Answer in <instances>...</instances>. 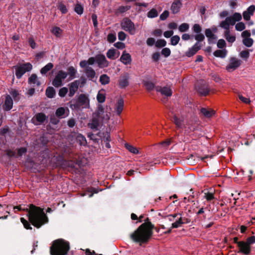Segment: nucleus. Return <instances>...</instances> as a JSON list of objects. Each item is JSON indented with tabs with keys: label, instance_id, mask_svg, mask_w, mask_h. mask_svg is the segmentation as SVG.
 <instances>
[{
	"label": "nucleus",
	"instance_id": "nucleus-1",
	"mask_svg": "<svg viewBox=\"0 0 255 255\" xmlns=\"http://www.w3.org/2000/svg\"><path fill=\"white\" fill-rule=\"evenodd\" d=\"M27 216L29 221L24 218H20L21 222L27 230L32 229L29 222L35 227L39 228L48 222V217L44 213L43 209L33 204L29 205Z\"/></svg>",
	"mask_w": 255,
	"mask_h": 255
},
{
	"label": "nucleus",
	"instance_id": "nucleus-2",
	"mask_svg": "<svg viewBox=\"0 0 255 255\" xmlns=\"http://www.w3.org/2000/svg\"><path fill=\"white\" fill-rule=\"evenodd\" d=\"M154 228V225L150 221L148 217L144 220L142 223L138 228L130 235V238L132 240L138 243L140 245L147 243L151 238Z\"/></svg>",
	"mask_w": 255,
	"mask_h": 255
},
{
	"label": "nucleus",
	"instance_id": "nucleus-3",
	"mask_svg": "<svg viewBox=\"0 0 255 255\" xmlns=\"http://www.w3.org/2000/svg\"><path fill=\"white\" fill-rule=\"evenodd\" d=\"M70 249L68 242L59 239L54 241L50 247L51 255H66Z\"/></svg>",
	"mask_w": 255,
	"mask_h": 255
},
{
	"label": "nucleus",
	"instance_id": "nucleus-4",
	"mask_svg": "<svg viewBox=\"0 0 255 255\" xmlns=\"http://www.w3.org/2000/svg\"><path fill=\"white\" fill-rule=\"evenodd\" d=\"M242 16L240 13L235 12L232 15L227 17L225 20L221 21L219 26L225 31H229L230 26H234L237 21H240Z\"/></svg>",
	"mask_w": 255,
	"mask_h": 255
},
{
	"label": "nucleus",
	"instance_id": "nucleus-5",
	"mask_svg": "<svg viewBox=\"0 0 255 255\" xmlns=\"http://www.w3.org/2000/svg\"><path fill=\"white\" fill-rule=\"evenodd\" d=\"M15 70V76L17 79H20L26 72L30 71L32 69V64L29 63H25L13 67Z\"/></svg>",
	"mask_w": 255,
	"mask_h": 255
},
{
	"label": "nucleus",
	"instance_id": "nucleus-6",
	"mask_svg": "<svg viewBox=\"0 0 255 255\" xmlns=\"http://www.w3.org/2000/svg\"><path fill=\"white\" fill-rule=\"evenodd\" d=\"M81 107L86 108L90 107V100L88 97L84 94L80 95L76 103L70 105L71 108L75 109H79Z\"/></svg>",
	"mask_w": 255,
	"mask_h": 255
},
{
	"label": "nucleus",
	"instance_id": "nucleus-7",
	"mask_svg": "<svg viewBox=\"0 0 255 255\" xmlns=\"http://www.w3.org/2000/svg\"><path fill=\"white\" fill-rule=\"evenodd\" d=\"M205 210H208L209 212L215 213L218 211L217 209H215L214 207V203L211 204L210 203H206V202H204V206H196L195 208L193 209L194 212L197 215L200 216L204 215Z\"/></svg>",
	"mask_w": 255,
	"mask_h": 255
},
{
	"label": "nucleus",
	"instance_id": "nucleus-8",
	"mask_svg": "<svg viewBox=\"0 0 255 255\" xmlns=\"http://www.w3.org/2000/svg\"><path fill=\"white\" fill-rule=\"evenodd\" d=\"M122 28L128 31L130 34L133 35L135 33V28L133 22L128 18H124L121 22Z\"/></svg>",
	"mask_w": 255,
	"mask_h": 255
},
{
	"label": "nucleus",
	"instance_id": "nucleus-9",
	"mask_svg": "<svg viewBox=\"0 0 255 255\" xmlns=\"http://www.w3.org/2000/svg\"><path fill=\"white\" fill-rule=\"evenodd\" d=\"M67 73L63 70H60L53 79L52 82V85L57 88L61 86L63 81L67 77Z\"/></svg>",
	"mask_w": 255,
	"mask_h": 255
},
{
	"label": "nucleus",
	"instance_id": "nucleus-10",
	"mask_svg": "<svg viewBox=\"0 0 255 255\" xmlns=\"http://www.w3.org/2000/svg\"><path fill=\"white\" fill-rule=\"evenodd\" d=\"M101 123L98 115L95 113L92 115V119L88 124V127L93 130H97L100 127Z\"/></svg>",
	"mask_w": 255,
	"mask_h": 255
},
{
	"label": "nucleus",
	"instance_id": "nucleus-11",
	"mask_svg": "<svg viewBox=\"0 0 255 255\" xmlns=\"http://www.w3.org/2000/svg\"><path fill=\"white\" fill-rule=\"evenodd\" d=\"M238 251L237 253H241L244 255H249L251 253L252 249L245 241H240L238 243Z\"/></svg>",
	"mask_w": 255,
	"mask_h": 255
},
{
	"label": "nucleus",
	"instance_id": "nucleus-12",
	"mask_svg": "<svg viewBox=\"0 0 255 255\" xmlns=\"http://www.w3.org/2000/svg\"><path fill=\"white\" fill-rule=\"evenodd\" d=\"M217 31L216 27L212 28V29L207 28L205 31V33L206 37L208 38V41L209 44H215L217 41V37L214 34Z\"/></svg>",
	"mask_w": 255,
	"mask_h": 255
},
{
	"label": "nucleus",
	"instance_id": "nucleus-13",
	"mask_svg": "<svg viewBox=\"0 0 255 255\" xmlns=\"http://www.w3.org/2000/svg\"><path fill=\"white\" fill-rule=\"evenodd\" d=\"M98 115L101 122L107 123L110 119L111 113L110 112H105L104 108L101 105L98 107V111L96 112Z\"/></svg>",
	"mask_w": 255,
	"mask_h": 255
},
{
	"label": "nucleus",
	"instance_id": "nucleus-14",
	"mask_svg": "<svg viewBox=\"0 0 255 255\" xmlns=\"http://www.w3.org/2000/svg\"><path fill=\"white\" fill-rule=\"evenodd\" d=\"M96 62L100 68H104L108 67L109 62L103 54H97L96 55Z\"/></svg>",
	"mask_w": 255,
	"mask_h": 255
},
{
	"label": "nucleus",
	"instance_id": "nucleus-15",
	"mask_svg": "<svg viewBox=\"0 0 255 255\" xmlns=\"http://www.w3.org/2000/svg\"><path fill=\"white\" fill-rule=\"evenodd\" d=\"M129 76L128 73H124L121 75L118 80L119 87L121 89H124L128 87L129 85Z\"/></svg>",
	"mask_w": 255,
	"mask_h": 255
},
{
	"label": "nucleus",
	"instance_id": "nucleus-16",
	"mask_svg": "<svg viewBox=\"0 0 255 255\" xmlns=\"http://www.w3.org/2000/svg\"><path fill=\"white\" fill-rule=\"evenodd\" d=\"M241 61L236 58H231L229 64L226 66V70L229 71H233L238 68L241 64Z\"/></svg>",
	"mask_w": 255,
	"mask_h": 255
},
{
	"label": "nucleus",
	"instance_id": "nucleus-17",
	"mask_svg": "<svg viewBox=\"0 0 255 255\" xmlns=\"http://www.w3.org/2000/svg\"><path fill=\"white\" fill-rule=\"evenodd\" d=\"M47 117L44 113L36 114L32 119V122L35 125H39L43 123L46 120Z\"/></svg>",
	"mask_w": 255,
	"mask_h": 255
},
{
	"label": "nucleus",
	"instance_id": "nucleus-18",
	"mask_svg": "<svg viewBox=\"0 0 255 255\" xmlns=\"http://www.w3.org/2000/svg\"><path fill=\"white\" fill-rule=\"evenodd\" d=\"M202 47V44L200 43L196 42L192 47L186 52L185 55L190 57L194 55Z\"/></svg>",
	"mask_w": 255,
	"mask_h": 255
},
{
	"label": "nucleus",
	"instance_id": "nucleus-19",
	"mask_svg": "<svg viewBox=\"0 0 255 255\" xmlns=\"http://www.w3.org/2000/svg\"><path fill=\"white\" fill-rule=\"evenodd\" d=\"M182 6L181 0H174L171 4L170 10L173 14L178 13Z\"/></svg>",
	"mask_w": 255,
	"mask_h": 255
},
{
	"label": "nucleus",
	"instance_id": "nucleus-20",
	"mask_svg": "<svg viewBox=\"0 0 255 255\" xmlns=\"http://www.w3.org/2000/svg\"><path fill=\"white\" fill-rule=\"evenodd\" d=\"M155 88L157 92H160L162 95L166 97H170L172 95V90L169 87L156 86Z\"/></svg>",
	"mask_w": 255,
	"mask_h": 255
},
{
	"label": "nucleus",
	"instance_id": "nucleus-21",
	"mask_svg": "<svg viewBox=\"0 0 255 255\" xmlns=\"http://www.w3.org/2000/svg\"><path fill=\"white\" fill-rule=\"evenodd\" d=\"M124 101L122 98L118 99L115 106V112L120 116L124 109Z\"/></svg>",
	"mask_w": 255,
	"mask_h": 255
},
{
	"label": "nucleus",
	"instance_id": "nucleus-22",
	"mask_svg": "<svg viewBox=\"0 0 255 255\" xmlns=\"http://www.w3.org/2000/svg\"><path fill=\"white\" fill-rule=\"evenodd\" d=\"M13 100L9 95H6L4 104L2 106L3 109L5 111H9L13 107Z\"/></svg>",
	"mask_w": 255,
	"mask_h": 255
},
{
	"label": "nucleus",
	"instance_id": "nucleus-23",
	"mask_svg": "<svg viewBox=\"0 0 255 255\" xmlns=\"http://www.w3.org/2000/svg\"><path fill=\"white\" fill-rule=\"evenodd\" d=\"M80 84V81L79 80H75L74 82L71 83L69 86V96L72 97L74 95L76 92L78 90V87Z\"/></svg>",
	"mask_w": 255,
	"mask_h": 255
},
{
	"label": "nucleus",
	"instance_id": "nucleus-24",
	"mask_svg": "<svg viewBox=\"0 0 255 255\" xmlns=\"http://www.w3.org/2000/svg\"><path fill=\"white\" fill-rule=\"evenodd\" d=\"M188 219L185 217H182L181 216L178 218L177 220L173 223L171 225V228H178L182 226V224L189 223Z\"/></svg>",
	"mask_w": 255,
	"mask_h": 255
},
{
	"label": "nucleus",
	"instance_id": "nucleus-25",
	"mask_svg": "<svg viewBox=\"0 0 255 255\" xmlns=\"http://www.w3.org/2000/svg\"><path fill=\"white\" fill-rule=\"evenodd\" d=\"M106 55L109 59L115 60L119 57L120 52L115 49L111 48L107 51Z\"/></svg>",
	"mask_w": 255,
	"mask_h": 255
},
{
	"label": "nucleus",
	"instance_id": "nucleus-26",
	"mask_svg": "<svg viewBox=\"0 0 255 255\" xmlns=\"http://www.w3.org/2000/svg\"><path fill=\"white\" fill-rule=\"evenodd\" d=\"M120 61L125 65L130 64L131 62L130 55L124 51L120 58Z\"/></svg>",
	"mask_w": 255,
	"mask_h": 255
},
{
	"label": "nucleus",
	"instance_id": "nucleus-27",
	"mask_svg": "<svg viewBox=\"0 0 255 255\" xmlns=\"http://www.w3.org/2000/svg\"><path fill=\"white\" fill-rule=\"evenodd\" d=\"M202 115L207 118H210L215 114V111L211 109L202 108L200 110Z\"/></svg>",
	"mask_w": 255,
	"mask_h": 255
},
{
	"label": "nucleus",
	"instance_id": "nucleus-28",
	"mask_svg": "<svg viewBox=\"0 0 255 255\" xmlns=\"http://www.w3.org/2000/svg\"><path fill=\"white\" fill-rule=\"evenodd\" d=\"M84 68V72L89 80H91L96 77V72L92 67H86Z\"/></svg>",
	"mask_w": 255,
	"mask_h": 255
},
{
	"label": "nucleus",
	"instance_id": "nucleus-29",
	"mask_svg": "<svg viewBox=\"0 0 255 255\" xmlns=\"http://www.w3.org/2000/svg\"><path fill=\"white\" fill-rule=\"evenodd\" d=\"M96 62V57H91L88 59L87 61L86 60H82L80 62V66L81 68H84L86 67H89L88 65H93Z\"/></svg>",
	"mask_w": 255,
	"mask_h": 255
},
{
	"label": "nucleus",
	"instance_id": "nucleus-30",
	"mask_svg": "<svg viewBox=\"0 0 255 255\" xmlns=\"http://www.w3.org/2000/svg\"><path fill=\"white\" fill-rule=\"evenodd\" d=\"M106 91L102 89L98 93L97 95V100L100 103H103L106 100Z\"/></svg>",
	"mask_w": 255,
	"mask_h": 255
},
{
	"label": "nucleus",
	"instance_id": "nucleus-31",
	"mask_svg": "<svg viewBox=\"0 0 255 255\" xmlns=\"http://www.w3.org/2000/svg\"><path fill=\"white\" fill-rule=\"evenodd\" d=\"M224 37L227 41L231 43H233L236 40V36L231 33L230 30L224 31Z\"/></svg>",
	"mask_w": 255,
	"mask_h": 255
},
{
	"label": "nucleus",
	"instance_id": "nucleus-32",
	"mask_svg": "<svg viewBox=\"0 0 255 255\" xmlns=\"http://www.w3.org/2000/svg\"><path fill=\"white\" fill-rule=\"evenodd\" d=\"M185 128V133L187 134H192V132L197 129V127L192 124H188Z\"/></svg>",
	"mask_w": 255,
	"mask_h": 255
},
{
	"label": "nucleus",
	"instance_id": "nucleus-33",
	"mask_svg": "<svg viewBox=\"0 0 255 255\" xmlns=\"http://www.w3.org/2000/svg\"><path fill=\"white\" fill-rule=\"evenodd\" d=\"M9 93L10 95V96L12 97L15 102L18 101L20 99L19 92L16 89H11L9 90Z\"/></svg>",
	"mask_w": 255,
	"mask_h": 255
},
{
	"label": "nucleus",
	"instance_id": "nucleus-34",
	"mask_svg": "<svg viewBox=\"0 0 255 255\" xmlns=\"http://www.w3.org/2000/svg\"><path fill=\"white\" fill-rule=\"evenodd\" d=\"M99 81L102 85H107L110 82V78L107 74H102L100 77Z\"/></svg>",
	"mask_w": 255,
	"mask_h": 255
},
{
	"label": "nucleus",
	"instance_id": "nucleus-35",
	"mask_svg": "<svg viewBox=\"0 0 255 255\" xmlns=\"http://www.w3.org/2000/svg\"><path fill=\"white\" fill-rule=\"evenodd\" d=\"M204 198L206 200L207 203H210L211 204L214 202H211V201L215 198L214 194L212 192H207L204 193Z\"/></svg>",
	"mask_w": 255,
	"mask_h": 255
},
{
	"label": "nucleus",
	"instance_id": "nucleus-36",
	"mask_svg": "<svg viewBox=\"0 0 255 255\" xmlns=\"http://www.w3.org/2000/svg\"><path fill=\"white\" fill-rule=\"evenodd\" d=\"M51 32L57 37H60L63 30L59 27L54 26L52 28Z\"/></svg>",
	"mask_w": 255,
	"mask_h": 255
},
{
	"label": "nucleus",
	"instance_id": "nucleus-37",
	"mask_svg": "<svg viewBox=\"0 0 255 255\" xmlns=\"http://www.w3.org/2000/svg\"><path fill=\"white\" fill-rule=\"evenodd\" d=\"M28 83L30 84L36 85L37 86H39L40 84V83L37 80L36 75L35 74H32L28 78Z\"/></svg>",
	"mask_w": 255,
	"mask_h": 255
},
{
	"label": "nucleus",
	"instance_id": "nucleus-38",
	"mask_svg": "<svg viewBox=\"0 0 255 255\" xmlns=\"http://www.w3.org/2000/svg\"><path fill=\"white\" fill-rule=\"evenodd\" d=\"M54 67L53 64L52 63H48L45 66L41 68L40 70V73L42 74H45L50 70H51Z\"/></svg>",
	"mask_w": 255,
	"mask_h": 255
},
{
	"label": "nucleus",
	"instance_id": "nucleus-39",
	"mask_svg": "<svg viewBox=\"0 0 255 255\" xmlns=\"http://www.w3.org/2000/svg\"><path fill=\"white\" fill-rule=\"evenodd\" d=\"M227 55V50H217L214 52V55L217 57L225 58Z\"/></svg>",
	"mask_w": 255,
	"mask_h": 255
},
{
	"label": "nucleus",
	"instance_id": "nucleus-40",
	"mask_svg": "<svg viewBox=\"0 0 255 255\" xmlns=\"http://www.w3.org/2000/svg\"><path fill=\"white\" fill-rule=\"evenodd\" d=\"M125 145L126 148L130 152H131L133 154H137L139 153L138 149L136 147L133 146V145L129 144L128 143H126Z\"/></svg>",
	"mask_w": 255,
	"mask_h": 255
},
{
	"label": "nucleus",
	"instance_id": "nucleus-41",
	"mask_svg": "<svg viewBox=\"0 0 255 255\" xmlns=\"http://www.w3.org/2000/svg\"><path fill=\"white\" fill-rule=\"evenodd\" d=\"M45 94L49 98H52L55 95V91L53 87H48L46 90Z\"/></svg>",
	"mask_w": 255,
	"mask_h": 255
},
{
	"label": "nucleus",
	"instance_id": "nucleus-42",
	"mask_svg": "<svg viewBox=\"0 0 255 255\" xmlns=\"http://www.w3.org/2000/svg\"><path fill=\"white\" fill-rule=\"evenodd\" d=\"M173 122L175 125L179 128H183V120L180 118H178L177 116H174Z\"/></svg>",
	"mask_w": 255,
	"mask_h": 255
},
{
	"label": "nucleus",
	"instance_id": "nucleus-43",
	"mask_svg": "<svg viewBox=\"0 0 255 255\" xmlns=\"http://www.w3.org/2000/svg\"><path fill=\"white\" fill-rule=\"evenodd\" d=\"M74 11L78 14L81 15L84 11V7L81 4L77 3L75 5Z\"/></svg>",
	"mask_w": 255,
	"mask_h": 255
},
{
	"label": "nucleus",
	"instance_id": "nucleus-44",
	"mask_svg": "<svg viewBox=\"0 0 255 255\" xmlns=\"http://www.w3.org/2000/svg\"><path fill=\"white\" fill-rule=\"evenodd\" d=\"M65 113V109L63 107L58 108L55 112L56 116L59 118L65 117L64 114Z\"/></svg>",
	"mask_w": 255,
	"mask_h": 255
},
{
	"label": "nucleus",
	"instance_id": "nucleus-45",
	"mask_svg": "<svg viewBox=\"0 0 255 255\" xmlns=\"http://www.w3.org/2000/svg\"><path fill=\"white\" fill-rule=\"evenodd\" d=\"M197 91L200 94L203 96H206L209 92V89L207 88V87L204 86L198 88Z\"/></svg>",
	"mask_w": 255,
	"mask_h": 255
},
{
	"label": "nucleus",
	"instance_id": "nucleus-46",
	"mask_svg": "<svg viewBox=\"0 0 255 255\" xmlns=\"http://www.w3.org/2000/svg\"><path fill=\"white\" fill-rule=\"evenodd\" d=\"M68 72L67 74L69 75L70 79H73L75 77L77 71L73 67L71 66L68 68Z\"/></svg>",
	"mask_w": 255,
	"mask_h": 255
},
{
	"label": "nucleus",
	"instance_id": "nucleus-47",
	"mask_svg": "<svg viewBox=\"0 0 255 255\" xmlns=\"http://www.w3.org/2000/svg\"><path fill=\"white\" fill-rule=\"evenodd\" d=\"M130 7L129 5L121 6L117 9L116 13L118 14L124 13L129 10Z\"/></svg>",
	"mask_w": 255,
	"mask_h": 255
},
{
	"label": "nucleus",
	"instance_id": "nucleus-48",
	"mask_svg": "<svg viewBox=\"0 0 255 255\" xmlns=\"http://www.w3.org/2000/svg\"><path fill=\"white\" fill-rule=\"evenodd\" d=\"M243 44L247 47H250L253 44V40L251 38H244L243 40Z\"/></svg>",
	"mask_w": 255,
	"mask_h": 255
},
{
	"label": "nucleus",
	"instance_id": "nucleus-49",
	"mask_svg": "<svg viewBox=\"0 0 255 255\" xmlns=\"http://www.w3.org/2000/svg\"><path fill=\"white\" fill-rule=\"evenodd\" d=\"M58 8L63 14H65L68 11L66 6L62 2H59L58 3Z\"/></svg>",
	"mask_w": 255,
	"mask_h": 255
},
{
	"label": "nucleus",
	"instance_id": "nucleus-50",
	"mask_svg": "<svg viewBox=\"0 0 255 255\" xmlns=\"http://www.w3.org/2000/svg\"><path fill=\"white\" fill-rule=\"evenodd\" d=\"M189 28V25L187 23H182L178 27L179 30L181 32H185L188 30Z\"/></svg>",
	"mask_w": 255,
	"mask_h": 255
},
{
	"label": "nucleus",
	"instance_id": "nucleus-51",
	"mask_svg": "<svg viewBox=\"0 0 255 255\" xmlns=\"http://www.w3.org/2000/svg\"><path fill=\"white\" fill-rule=\"evenodd\" d=\"M246 28V25L244 23L239 22L235 25V29L236 30L241 31L244 30Z\"/></svg>",
	"mask_w": 255,
	"mask_h": 255
},
{
	"label": "nucleus",
	"instance_id": "nucleus-52",
	"mask_svg": "<svg viewBox=\"0 0 255 255\" xmlns=\"http://www.w3.org/2000/svg\"><path fill=\"white\" fill-rule=\"evenodd\" d=\"M157 11L154 8L151 9L147 13V16L150 18H154L157 17Z\"/></svg>",
	"mask_w": 255,
	"mask_h": 255
},
{
	"label": "nucleus",
	"instance_id": "nucleus-53",
	"mask_svg": "<svg viewBox=\"0 0 255 255\" xmlns=\"http://www.w3.org/2000/svg\"><path fill=\"white\" fill-rule=\"evenodd\" d=\"M166 45V41L164 39H159L155 43V46L158 48L163 47Z\"/></svg>",
	"mask_w": 255,
	"mask_h": 255
},
{
	"label": "nucleus",
	"instance_id": "nucleus-54",
	"mask_svg": "<svg viewBox=\"0 0 255 255\" xmlns=\"http://www.w3.org/2000/svg\"><path fill=\"white\" fill-rule=\"evenodd\" d=\"M180 40V37L178 35H174L171 38V44L172 45H176Z\"/></svg>",
	"mask_w": 255,
	"mask_h": 255
},
{
	"label": "nucleus",
	"instance_id": "nucleus-55",
	"mask_svg": "<svg viewBox=\"0 0 255 255\" xmlns=\"http://www.w3.org/2000/svg\"><path fill=\"white\" fill-rule=\"evenodd\" d=\"M194 38L195 40H197V42L200 43L204 40L205 36L203 34L200 33H197V34L194 36Z\"/></svg>",
	"mask_w": 255,
	"mask_h": 255
},
{
	"label": "nucleus",
	"instance_id": "nucleus-56",
	"mask_svg": "<svg viewBox=\"0 0 255 255\" xmlns=\"http://www.w3.org/2000/svg\"><path fill=\"white\" fill-rule=\"evenodd\" d=\"M68 91V89L66 87H63L59 90L58 94L60 97H64L66 96Z\"/></svg>",
	"mask_w": 255,
	"mask_h": 255
},
{
	"label": "nucleus",
	"instance_id": "nucleus-57",
	"mask_svg": "<svg viewBox=\"0 0 255 255\" xmlns=\"http://www.w3.org/2000/svg\"><path fill=\"white\" fill-rule=\"evenodd\" d=\"M27 149L25 147H21L17 150V153L16 157H21L23 154L26 153Z\"/></svg>",
	"mask_w": 255,
	"mask_h": 255
},
{
	"label": "nucleus",
	"instance_id": "nucleus-58",
	"mask_svg": "<svg viewBox=\"0 0 255 255\" xmlns=\"http://www.w3.org/2000/svg\"><path fill=\"white\" fill-rule=\"evenodd\" d=\"M161 53L164 57H167L170 55L171 51L168 48H164L162 49Z\"/></svg>",
	"mask_w": 255,
	"mask_h": 255
},
{
	"label": "nucleus",
	"instance_id": "nucleus-59",
	"mask_svg": "<svg viewBox=\"0 0 255 255\" xmlns=\"http://www.w3.org/2000/svg\"><path fill=\"white\" fill-rule=\"evenodd\" d=\"M144 86L148 91L151 90L154 88V85L152 82L149 81L145 82Z\"/></svg>",
	"mask_w": 255,
	"mask_h": 255
},
{
	"label": "nucleus",
	"instance_id": "nucleus-60",
	"mask_svg": "<svg viewBox=\"0 0 255 255\" xmlns=\"http://www.w3.org/2000/svg\"><path fill=\"white\" fill-rule=\"evenodd\" d=\"M192 29L193 31L196 33H200L202 31V28L199 24H194Z\"/></svg>",
	"mask_w": 255,
	"mask_h": 255
},
{
	"label": "nucleus",
	"instance_id": "nucleus-61",
	"mask_svg": "<svg viewBox=\"0 0 255 255\" xmlns=\"http://www.w3.org/2000/svg\"><path fill=\"white\" fill-rule=\"evenodd\" d=\"M116 39V34H113V33H110L108 35L107 40L109 42L113 43V42H115Z\"/></svg>",
	"mask_w": 255,
	"mask_h": 255
},
{
	"label": "nucleus",
	"instance_id": "nucleus-62",
	"mask_svg": "<svg viewBox=\"0 0 255 255\" xmlns=\"http://www.w3.org/2000/svg\"><path fill=\"white\" fill-rule=\"evenodd\" d=\"M250 247L251 245L255 243V236H251L247 239L245 241Z\"/></svg>",
	"mask_w": 255,
	"mask_h": 255
},
{
	"label": "nucleus",
	"instance_id": "nucleus-63",
	"mask_svg": "<svg viewBox=\"0 0 255 255\" xmlns=\"http://www.w3.org/2000/svg\"><path fill=\"white\" fill-rule=\"evenodd\" d=\"M226 44L225 41L223 39H219L217 42V47L219 48H223L226 46Z\"/></svg>",
	"mask_w": 255,
	"mask_h": 255
},
{
	"label": "nucleus",
	"instance_id": "nucleus-64",
	"mask_svg": "<svg viewBox=\"0 0 255 255\" xmlns=\"http://www.w3.org/2000/svg\"><path fill=\"white\" fill-rule=\"evenodd\" d=\"M255 11V6L254 5H252L250 6L246 10V12H247L248 13H249L250 15H253L254 13V12Z\"/></svg>",
	"mask_w": 255,
	"mask_h": 255
}]
</instances>
